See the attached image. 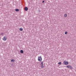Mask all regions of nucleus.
Wrapping results in <instances>:
<instances>
[{
	"label": "nucleus",
	"mask_w": 76,
	"mask_h": 76,
	"mask_svg": "<svg viewBox=\"0 0 76 76\" xmlns=\"http://www.w3.org/2000/svg\"><path fill=\"white\" fill-rule=\"evenodd\" d=\"M15 10L16 11V12H19V10L18 9H15Z\"/></svg>",
	"instance_id": "nucleus-7"
},
{
	"label": "nucleus",
	"mask_w": 76,
	"mask_h": 76,
	"mask_svg": "<svg viewBox=\"0 0 76 76\" xmlns=\"http://www.w3.org/2000/svg\"><path fill=\"white\" fill-rule=\"evenodd\" d=\"M0 35H3V33H1V34H0Z\"/></svg>",
	"instance_id": "nucleus-15"
},
{
	"label": "nucleus",
	"mask_w": 76,
	"mask_h": 76,
	"mask_svg": "<svg viewBox=\"0 0 76 76\" xmlns=\"http://www.w3.org/2000/svg\"><path fill=\"white\" fill-rule=\"evenodd\" d=\"M64 16L65 17V18H66V17L67 16V14H65L64 15Z\"/></svg>",
	"instance_id": "nucleus-8"
},
{
	"label": "nucleus",
	"mask_w": 76,
	"mask_h": 76,
	"mask_svg": "<svg viewBox=\"0 0 76 76\" xmlns=\"http://www.w3.org/2000/svg\"><path fill=\"white\" fill-rule=\"evenodd\" d=\"M41 68H43V67H44V66H43V64H41Z\"/></svg>",
	"instance_id": "nucleus-11"
},
{
	"label": "nucleus",
	"mask_w": 76,
	"mask_h": 76,
	"mask_svg": "<svg viewBox=\"0 0 76 76\" xmlns=\"http://www.w3.org/2000/svg\"><path fill=\"white\" fill-rule=\"evenodd\" d=\"M28 8L27 7H25L24 8V10L25 11H28Z\"/></svg>",
	"instance_id": "nucleus-5"
},
{
	"label": "nucleus",
	"mask_w": 76,
	"mask_h": 76,
	"mask_svg": "<svg viewBox=\"0 0 76 76\" xmlns=\"http://www.w3.org/2000/svg\"><path fill=\"white\" fill-rule=\"evenodd\" d=\"M58 64H59V65H60L61 64V62H59V63H58Z\"/></svg>",
	"instance_id": "nucleus-12"
},
{
	"label": "nucleus",
	"mask_w": 76,
	"mask_h": 76,
	"mask_svg": "<svg viewBox=\"0 0 76 76\" xmlns=\"http://www.w3.org/2000/svg\"><path fill=\"white\" fill-rule=\"evenodd\" d=\"M66 67H67V68H69V69H72L73 68L72 66H66Z\"/></svg>",
	"instance_id": "nucleus-3"
},
{
	"label": "nucleus",
	"mask_w": 76,
	"mask_h": 76,
	"mask_svg": "<svg viewBox=\"0 0 76 76\" xmlns=\"http://www.w3.org/2000/svg\"><path fill=\"white\" fill-rule=\"evenodd\" d=\"M67 33H68L67 31H65V34H67Z\"/></svg>",
	"instance_id": "nucleus-13"
},
{
	"label": "nucleus",
	"mask_w": 76,
	"mask_h": 76,
	"mask_svg": "<svg viewBox=\"0 0 76 76\" xmlns=\"http://www.w3.org/2000/svg\"><path fill=\"white\" fill-rule=\"evenodd\" d=\"M43 64V62L41 61V64Z\"/></svg>",
	"instance_id": "nucleus-14"
},
{
	"label": "nucleus",
	"mask_w": 76,
	"mask_h": 76,
	"mask_svg": "<svg viewBox=\"0 0 76 76\" xmlns=\"http://www.w3.org/2000/svg\"><path fill=\"white\" fill-rule=\"evenodd\" d=\"M44 1H42V3H44Z\"/></svg>",
	"instance_id": "nucleus-16"
},
{
	"label": "nucleus",
	"mask_w": 76,
	"mask_h": 76,
	"mask_svg": "<svg viewBox=\"0 0 76 76\" xmlns=\"http://www.w3.org/2000/svg\"><path fill=\"white\" fill-rule=\"evenodd\" d=\"M20 53H21V54H23V50H20Z\"/></svg>",
	"instance_id": "nucleus-9"
},
{
	"label": "nucleus",
	"mask_w": 76,
	"mask_h": 76,
	"mask_svg": "<svg viewBox=\"0 0 76 76\" xmlns=\"http://www.w3.org/2000/svg\"><path fill=\"white\" fill-rule=\"evenodd\" d=\"M15 61V59H12L11 60V62H12V63H13Z\"/></svg>",
	"instance_id": "nucleus-6"
},
{
	"label": "nucleus",
	"mask_w": 76,
	"mask_h": 76,
	"mask_svg": "<svg viewBox=\"0 0 76 76\" xmlns=\"http://www.w3.org/2000/svg\"><path fill=\"white\" fill-rule=\"evenodd\" d=\"M38 60L39 61H42V58L41 57V56H40L39 57H38Z\"/></svg>",
	"instance_id": "nucleus-1"
},
{
	"label": "nucleus",
	"mask_w": 76,
	"mask_h": 76,
	"mask_svg": "<svg viewBox=\"0 0 76 76\" xmlns=\"http://www.w3.org/2000/svg\"><path fill=\"white\" fill-rule=\"evenodd\" d=\"M19 31H23V28H20L19 29Z\"/></svg>",
	"instance_id": "nucleus-10"
},
{
	"label": "nucleus",
	"mask_w": 76,
	"mask_h": 76,
	"mask_svg": "<svg viewBox=\"0 0 76 76\" xmlns=\"http://www.w3.org/2000/svg\"><path fill=\"white\" fill-rule=\"evenodd\" d=\"M3 39L4 41H6V40H7V37H4L3 38Z\"/></svg>",
	"instance_id": "nucleus-4"
},
{
	"label": "nucleus",
	"mask_w": 76,
	"mask_h": 76,
	"mask_svg": "<svg viewBox=\"0 0 76 76\" xmlns=\"http://www.w3.org/2000/svg\"><path fill=\"white\" fill-rule=\"evenodd\" d=\"M63 63L65 65H67L68 64H69V62H67L66 61H64L63 62Z\"/></svg>",
	"instance_id": "nucleus-2"
}]
</instances>
